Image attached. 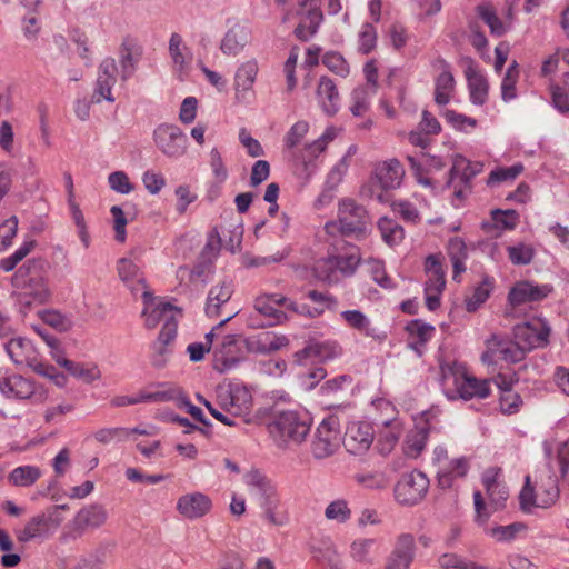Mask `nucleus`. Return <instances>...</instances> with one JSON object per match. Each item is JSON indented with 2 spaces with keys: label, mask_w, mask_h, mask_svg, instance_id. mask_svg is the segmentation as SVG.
Segmentation results:
<instances>
[{
  "label": "nucleus",
  "mask_w": 569,
  "mask_h": 569,
  "mask_svg": "<svg viewBox=\"0 0 569 569\" xmlns=\"http://www.w3.org/2000/svg\"><path fill=\"white\" fill-rule=\"evenodd\" d=\"M373 440L372 428L366 422H352L348 426L343 445L352 453L366 451Z\"/></svg>",
  "instance_id": "27"
},
{
  "label": "nucleus",
  "mask_w": 569,
  "mask_h": 569,
  "mask_svg": "<svg viewBox=\"0 0 569 569\" xmlns=\"http://www.w3.org/2000/svg\"><path fill=\"white\" fill-rule=\"evenodd\" d=\"M488 499L490 501V510L485 503L483 497L480 491L473 492V502L476 509V519L479 523H485L491 512L502 508L508 499L509 491L505 483H498L486 488Z\"/></svg>",
  "instance_id": "18"
},
{
  "label": "nucleus",
  "mask_w": 569,
  "mask_h": 569,
  "mask_svg": "<svg viewBox=\"0 0 569 569\" xmlns=\"http://www.w3.org/2000/svg\"><path fill=\"white\" fill-rule=\"evenodd\" d=\"M438 563L443 569H476V562L456 553L441 555L438 559Z\"/></svg>",
  "instance_id": "62"
},
{
  "label": "nucleus",
  "mask_w": 569,
  "mask_h": 569,
  "mask_svg": "<svg viewBox=\"0 0 569 569\" xmlns=\"http://www.w3.org/2000/svg\"><path fill=\"white\" fill-rule=\"evenodd\" d=\"M211 507V499L199 491L186 493L177 501L178 512L187 519L201 518L210 511Z\"/></svg>",
  "instance_id": "25"
},
{
  "label": "nucleus",
  "mask_w": 569,
  "mask_h": 569,
  "mask_svg": "<svg viewBox=\"0 0 569 569\" xmlns=\"http://www.w3.org/2000/svg\"><path fill=\"white\" fill-rule=\"evenodd\" d=\"M429 489V479L421 471L403 475L395 487V499L402 506L419 503Z\"/></svg>",
  "instance_id": "8"
},
{
  "label": "nucleus",
  "mask_w": 569,
  "mask_h": 569,
  "mask_svg": "<svg viewBox=\"0 0 569 569\" xmlns=\"http://www.w3.org/2000/svg\"><path fill=\"white\" fill-rule=\"evenodd\" d=\"M168 52L173 74L183 80L190 72L193 54L181 34L171 33L168 42Z\"/></svg>",
  "instance_id": "15"
},
{
  "label": "nucleus",
  "mask_w": 569,
  "mask_h": 569,
  "mask_svg": "<svg viewBox=\"0 0 569 569\" xmlns=\"http://www.w3.org/2000/svg\"><path fill=\"white\" fill-rule=\"evenodd\" d=\"M482 170L481 163H471L462 156H455L447 187L453 186L455 199L462 200L471 190V180Z\"/></svg>",
  "instance_id": "10"
},
{
  "label": "nucleus",
  "mask_w": 569,
  "mask_h": 569,
  "mask_svg": "<svg viewBox=\"0 0 569 569\" xmlns=\"http://www.w3.org/2000/svg\"><path fill=\"white\" fill-rule=\"evenodd\" d=\"M231 281H222L210 289L207 298L206 313L209 317H217L221 306L228 302L232 296Z\"/></svg>",
  "instance_id": "36"
},
{
  "label": "nucleus",
  "mask_w": 569,
  "mask_h": 569,
  "mask_svg": "<svg viewBox=\"0 0 569 569\" xmlns=\"http://www.w3.org/2000/svg\"><path fill=\"white\" fill-rule=\"evenodd\" d=\"M118 53L120 63V78L123 81H127L136 72L143 50L136 38L126 36L121 40Z\"/></svg>",
  "instance_id": "19"
},
{
  "label": "nucleus",
  "mask_w": 569,
  "mask_h": 569,
  "mask_svg": "<svg viewBox=\"0 0 569 569\" xmlns=\"http://www.w3.org/2000/svg\"><path fill=\"white\" fill-rule=\"evenodd\" d=\"M152 139L157 149L171 159L182 157L188 148L187 134L176 124L161 123L157 126Z\"/></svg>",
  "instance_id": "7"
},
{
  "label": "nucleus",
  "mask_w": 569,
  "mask_h": 569,
  "mask_svg": "<svg viewBox=\"0 0 569 569\" xmlns=\"http://www.w3.org/2000/svg\"><path fill=\"white\" fill-rule=\"evenodd\" d=\"M470 469L467 457H459L438 467V485L442 489L451 488L457 479L465 478Z\"/></svg>",
  "instance_id": "29"
},
{
  "label": "nucleus",
  "mask_w": 569,
  "mask_h": 569,
  "mask_svg": "<svg viewBox=\"0 0 569 569\" xmlns=\"http://www.w3.org/2000/svg\"><path fill=\"white\" fill-rule=\"evenodd\" d=\"M552 291L550 284H537L532 281H518L508 293V301L512 307L526 302H535L545 299Z\"/></svg>",
  "instance_id": "21"
},
{
  "label": "nucleus",
  "mask_w": 569,
  "mask_h": 569,
  "mask_svg": "<svg viewBox=\"0 0 569 569\" xmlns=\"http://www.w3.org/2000/svg\"><path fill=\"white\" fill-rule=\"evenodd\" d=\"M415 558V538L410 533L398 536L386 569H409Z\"/></svg>",
  "instance_id": "24"
},
{
  "label": "nucleus",
  "mask_w": 569,
  "mask_h": 569,
  "mask_svg": "<svg viewBox=\"0 0 569 569\" xmlns=\"http://www.w3.org/2000/svg\"><path fill=\"white\" fill-rule=\"evenodd\" d=\"M369 217L366 208L353 199L343 198L338 203L337 220L325 224L331 237L343 236L361 239L368 233Z\"/></svg>",
  "instance_id": "1"
},
{
  "label": "nucleus",
  "mask_w": 569,
  "mask_h": 569,
  "mask_svg": "<svg viewBox=\"0 0 569 569\" xmlns=\"http://www.w3.org/2000/svg\"><path fill=\"white\" fill-rule=\"evenodd\" d=\"M259 72V64L256 59L243 61L234 72L233 89L234 99L238 103L249 104L254 100L253 86Z\"/></svg>",
  "instance_id": "13"
},
{
  "label": "nucleus",
  "mask_w": 569,
  "mask_h": 569,
  "mask_svg": "<svg viewBox=\"0 0 569 569\" xmlns=\"http://www.w3.org/2000/svg\"><path fill=\"white\" fill-rule=\"evenodd\" d=\"M0 392L8 399H29L34 393V385L8 368H0Z\"/></svg>",
  "instance_id": "17"
},
{
  "label": "nucleus",
  "mask_w": 569,
  "mask_h": 569,
  "mask_svg": "<svg viewBox=\"0 0 569 569\" xmlns=\"http://www.w3.org/2000/svg\"><path fill=\"white\" fill-rule=\"evenodd\" d=\"M527 352L515 339L510 341L493 335L487 340V351L482 355V361L490 363L501 359L515 363L523 360Z\"/></svg>",
  "instance_id": "14"
},
{
  "label": "nucleus",
  "mask_w": 569,
  "mask_h": 569,
  "mask_svg": "<svg viewBox=\"0 0 569 569\" xmlns=\"http://www.w3.org/2000/svg\"><path fill=\"white\" fill-rule=\"evenodd\" d=\"M470 100L475 104H483L487 98L488 84L486 79L472 71L467 72Z\"/></svg>",
  "instance_id": "49"
},
{
  "label": "nucleus",
  "mask_w": 569,
  "mask_h": 569,
  "mask_svg": "<svg viewBox=\"0 0 569 569\" xmlns=\"http://www.w3.org/2000/svg\"><path fill=\"white\" fill-rule=\"evenodd\" d=\"M377 43V30L376 28L366 22L362 24L359 32V50L362 53H369L373 50Z\"/></svg>",
  "instance_id": "63"
},
{
  "label": "nucleus",
  "mask_w": 569,
  "mask_h": 569,
  "mask_svg": "<svg viewBox=\"0 0 569 569\" xmlns=\"http://www.w3.org/2000/svg\"><path fill=\"white\" fill-rule=\"evenodd\" d=\"M436 66L440 73L435 79V101L439 106H446L452 98L456 81L449 64L445 60H438Z\"/></svg>",
  "instance_id": "30"
},
{
  "label": "nucleus",
  "mask_w": 569,
  "mask_h": 569,
  "mask_svg": "<svg viewBox=\"0 0 569 569\" xmlns=\"http://www.w3.org/2000/svg\"><path fill=\"white\" fill-rule=\"evenodd\" d=\"M492 227L498 230H513L519 221V214L515 210H499L491 212Z\"/></svg>",
  "instance_id": "54"
},
{
  "label": "nucleus",
  "mask_w": 569,
  "mask_h": 569,
  "mask_svg": "<svg viewBox=\"0 0 569 569\" xmlns=\"http://www.w3.org/2000/svg\"><path fill=\"white\" fill-rule=\"evenodd\" d=\"M60 366L64 367L73 377L86 383H92L101 378V371L96 363H80L71 360H63Z\"/></svg>",
  "instance_id": "42"
},
{
  "label": "nucleus",
  "mask_w": 569,
  "mask_h": 569,
  "mask_svg": "<svg viewBox=\"0 0 569 569\" xmlns=\"http://www.w3.org/2000/svg\"><path fill=\"white\" fill-rule=\"evenodd\" d=\"M118 66L112 57H106L98 66L97 80L92 99L99 103L102 100L113 102L112 88L117 82Z\"/></svg>",
  "instance_id": "16"
},
{
  "label": "nucleus",
  "mask_w": 569,
  "mask_h": 569,
  "mask_svg": "<svg viewBox=\"0 0 569 569\" xmlns=\"http://www.w3.org/2000/svg\"><path fill=\"white\" fill-rule=\"evenodd\" d=\"M221 249V239L216 230H212L207 238V242L202 248L199 258L207 262H214Z\"/></svg>",
  "instance_id": "60"
},
{
  "label": "nucleus",
  "mask_w": 569,
  "mask_h": 569,
  "mask_svg": "<svg viewBox=\"0 0 569 569\" xmlns=\"http://www.w3.org/2000/svg\"><path fill=\"white\" fill-rule=\"evenodd\" d=\"M107 518L108 513L103 506L98 503L89 505L77 512L72 527L78 536H80L86 529L101 527L107 521Z\"/></svg>",
  "instance_id": "28"
},
{
  "label": "nucleus",
  "mask_w": 569,
  "mask_h": 569,
  "mask_svg": "<svg viewBox=\"0 0 569 569\" xmlns=\"http://www.w3.org/2000/svg\"><path fill=\"white\" fill-rule=\"evenodd\" d=\"M376 94V91H371L363 87H358L352 91L351 100L352 104L350 110L353 116L361 117L369 109L370 99Z\"/></svg>",
  "instance_id": "52"
},
{
  "label": "nucleus",
  "mask_w": 569,
  "mask_h": 569,
  "mask_svg": "<svg viewBox=\"0 0 569 569\" xmlns=\"http://www.w3.org/2000/svg\"><path fill=\"white\" fill-rule=\"evenodd\" d=\"M143 309L141 317L144 320V326L148 329H153L162 323L161 330L167 329L169 326L174 331L178 329V320L180 310L169 302H163L153 297L152 292L144 290L142 292Z\"/></svg>",
  "instance_id": "6"
},
{
  "label": "nucleus",
  "mask_w": 569,
  "mask_h": 569,
  "mask_svg": "<svg viewBox=\"0 0 569 569\" xmlns=\"http://www.w3.org/2000/svg\"><path fill=\"white\" fill-rule=\"evenodd\" d=\"M301 19L298 27L295 29V34L302 41H308L318 31L323 16L320 10L319 3L312 4L307 10H301Z\"/></svg>",
  "instance_id": "32"
},
{
  "label": "nucleus",
  "mask_w": 569,
  "mask_h": 569,
  "mask_svg": "<svg viewBox=\"0 0 569 569\" xmlns=\"http://www.w3.org/2000/svg\"><path fill=\"white\" fill-rule=\"evenodd\" d=\"M322 63L332 72L347 77L349 74V66L345 58L338 52H328L322 58Z\"/></svg>",
  "instance_id": "64"
},
{
  "label": "nucleus",
  "mask_w": 569,
  "mask_h": 569,
  "mask_svg": "<svg viewBox=\"0 0 569 569\" xmlns=\"http://www.w3.org/2000/svg\"><path fill=\"white\" fill-rule=\"evenodd\" d=\"M325 516L328 520L337 521L339 523H345L351 517V510L348 507V503L343 499H337L331 501L326 510Z\"/></svg>",
  "instance_id": "56"
},
{
  "label": "nucleus",
  "mask_w": 569,
  "mask_h": 569,
  "mask_svg": "<svg viewBox=\"0 0 569 569\" xmlns=\"http://www.w3.org/2000/svg\"><path fill=\"white\" fill-rule=\"evenodd\" d=\"M326 148L327 146L319 138L305 146L301 153V159L306 166V169L309 170L310 173L315 170V164L312 161L318 158L326 150Z\"/></svg>",
  "instance_id": "59"
},
{
  "label": "nucleus",
  "mask_w": 569,
  "mask_h": 569,
  "mask_svg": "<svg viewBox=\"0 0 569 569\" xmlns=\"http://www.w3.org/2000/svg\"><path fill=\"white\" fill-rule=\"evenodd\" d=\"M378 228L383 241L389 246H396L403 239V228L392 219L387 217L380 218L378 221Z\"/></svg>",
  "instance_id": "46"
},
{
  "label": "nucleus",
  "mask_w": 569,
  "mask_h": 569,
  "mask_svg": "<svg viewBox=\"0 0 569 569\" xmlns=\"http://www.w3.org/2000/svg\"><path fill=\"white\" fill-rule=\"evenodd\" d=\"M403 174V167L397 159L383 161L375 169V176L385 190L399 187Z\"/></svg>",
  "instance_id": "31"
},
{
  "label": "nucleus",
  "mask_w": 569,
  "mask_h": 569,
  "mask_svg": "<svg viewBox=\"0 0 569 569\" xmlns=\"http://www.w3.org/2000/svg\"><path fill=\"white\" fill-rule=\"evenodd\" d=\"M525 530V525L515 522L508 526H498L490 530V535L500 542H509L513 540L517 535Z\"/></svg>",
  "instance_id": "61"
},
{
  "label": "nucleus",
  "mask_w": 569,
  "mask_h": 569,
  "mask_svg": "<svg viewBox=\"0 0 569 569\" xmlns=\"http://www.w3.org/2000/svg\"><path fill=\"white\" fill-rule=\"evenodd\" d=\"M341 353V348L335 341L311 342L302 351L299 357H312L320 361L331 360Z\"/></svg>",
  "instance_id": "40"
},
{
  "label": "nucleus",
  "mask_w": 569,
  "mask_h": 569,
  "mask_svg": "<svg viewBox=\"0 0 569 569\" xmlns=\"http://www.w3.org/2000/svg\"><path fill=\"white\" fill-rule=\"evenodd\" d=\"M523 171L521 163L512 164L507 168H497L492 170L488 177L487 183L489 186L500 183L502 181L515 180Z\"/></svg>",
  "instance_id": "58"
},
{
  "label": "nucleus",
  "mask_w": 569,
  "mask_h": 569,
  "mask_svg": "<svg viewBox=\"0 0 569 569\" xmlns=\"http://www.w3.org/2000/svg\"><path fill=\"white\" fill-rule=\"evenodd\" d=\"M508 258L512 264H529L535 257V249L531 244L518 242L507 247Z\"/></svg>",
  "instance_id": "50"
},
{
  "label": "nucleus",
  "mask_w": 569,
  "mask_h": 569,
  "mask_svg": "<svg viewBox=\"0 0 569 569\" xmlns=\"http://www.w3.org/2000/svg\"><path fill=\"white\" fill-rule=\"evenodd\" d=\"M550 330L542 318H531L513 327V339L529 352L548 343Z\"/></svg>",
  "instance_id": "9"
},
{
  "label": "nucleus",
  "mask_w": 569,
  "mask_h": 569,
  "mask_svg": "<svg viewBox=\"0 0 569 569\" xmlns=\"http://www.w3.org/2000/svg\"><path fill=\"white\" fill-rule=\"evenodd\" d=\"M4 349L16 365L27 363L37 353L31 341L21 337L11 338L4 343Z\"/></svg>",
  "instance_id": "38"
},
{
  "label": "nucleus",
  "mask_w": 569,
  "mask_h": 569,
  "mask_svg": "<svg viewBox=\"0 0 569 569\" xmlns=\"http://www.w3.org/2000/svg\"><path fill=\"white\" fill-rule=\"evenodd\" d=\"M407 331L412 339L410 346L418 352L420 351V347H423L435 335V327L428 325L421 320H412L407 325Z\"/></svg>",
  "instance_id": "41"
},
{
  "label": "nucleus",
  "mask_w": 569,
  "mask_h": 569,
  "mask_svg": "<svg viewBox=\"0 0 569 569\" xmlns=\"http://www.w3.org/2000/svg\"><path fill=\"white\" fill-rule=\"evenodd\" d=\"M40 267L39 261L28 260L14 274V284L20 289L18 301L24 308L44 303L50 297V290Z\"/></svg>",
  "instance_id": "3"
},
{
  "label": "nucleus",
  "mask_w": 569,
  "mask_h": 569,
  "mask_svg": "<svg viewBox=\"0 0 569 569\" xmlns=\"http://www.w3.org/2000/svg\"><path fill=\"white\" fill-rule=\"evenodd\" d=\"M317 98L322 110L333 116L340 107V98L336 83L328 77H321L317 87Z\"/></svg>",
  "instance_id": "33"
},
{
  "label": "nucleus",
  "mask_w": 569,
  "mask_h": 569,
  "mask_svg": "<svg viewBox=\"0 0 569 569\" xmlns=\"http://www.w3.org/2000/svg\"><path fill=\"white\" fill-rule=\"evenodd\" d=\"M376 545L372 538H361L355 540L350 546V555L353 560L361 563H371L370 551Z\"/></svg>",
  "instance_id": "53"
},
{
  "label": "nucleus",
  "mask_w": 569,
  "mask_h": 569,
  "mask_svg": "<svg viewBox=\"0 0 569 569\" xmlns=\"http://www.w3.org/2000/svg\"><path fill=\"white\" fill-rule=\"evenodd\" d=\"M40 316L44 323L61 332L68 331L73 325L71 318L57 310H44Z\"/></svg>",
  "instance_id": "57"
},
{
  "label": "nucleus",
  "mask_w": 569,
  "mask_h": 569,
  "mask_svg": "<svg viewBox=\"0 0 569 569\" xmlns=\"http://www.w3.org/2000/svg\"><path fill=\"white\" fill-rule=\"evenodd\" d=\"M341 435L335 417L323 419L318 426L312 441V453L317 459L327 458L340 446Z\"/></svg>",
  "instance_id": "11"
},
{
  "label": "nucleus",
  "mask_w": 569,
  "mask_h": 569,
  "mask_svg": "<svg viewBox=\"0 0 569 569\" xmlns=\"http://www.w3.org/2000/svg\"><path fill=\"white\" fill-rule=\"evenodd\" d=\"M41 470L36 466H20L9 473L8 480L17 487H30L41 477Z\"/></svg>",
  "instance_id": "44"
},
{
  "label": "nucleus",
  "mask_w": 569,
  "mask_h": 569,
  "mask_svg": "<svg viewBox=\"0 0 569 569\" xmlns=\"http://www.w3.org/2000/svg\"><path fill=\"white\" fill-rule=\"evenodd\" d=\"M289 300L282 295H266L256 299L254 309L266 318L261 323L262 327H271L286 320V313L279 309L280 306L288 309Z\"/></svg>",
  "instance_id": "20"
},
{
  "label": "nucleus",
  "mask_w": 569,
  "mask_h": 569,
  "mask_svg": "<svg viewBox=\"0 0 569 569\" xmlns=\"http://www.w3.org/2000/svg\"><path fill=\"white\" fill-rule=\"evenodd\" d=\"M252 40V29L248 21L228 20V29L220 41V50L227 57H237Z\"/></svg>",
  "instance_id": "12"
},
{
  "label": "nucleus",
  "mask_w": 569,
  "mask_h": 569,
  "mask_svg": "<svg viewBox=\"0 0 569 569\" xmlns=\"http://www.w3.org/2000/svg\"><path fill=\"white\" fill-rule=\"evenodd\" d=\"M177 331L172 327L160 330L157 339L151 343V363L154 368L161 369L167 366L173 352Z\"/></svg>",
  "instance_id": "26"
},
{
  "label": "nucleus",
  "mask_w": 569,
  "mask_h": 569,
  "mask_svg": "<svg viewBox=\"0 0 569 569\" xmlns=\"http://www.w3.org/2000/svg\"><path fill=\"white\" fill-rule=\"evenodd\" d=\"M332 259L338 274V281L342 278L353 276L361 262L359 249L352 244H348V251L345 254H332Z\"/></svg>",
  "instance_id": "35"
},
{
  "label": "nucleus",
  "mask_w": 569,
  "mask_h": 569,
  "mask_svg": "<svg viewBox=\"0 0 569 569\" xmlns=\"http://www.w3.org/2000/svg\"><path fill=\"white\" fill-rule=\"evenodd\" d=\"M425 272L428 277L425 289H435L443 291L446 286V272L442 267L441 257L429 254L425 260Z\"/></svg>",
  "instance_id": "37"
},
{
  "label": "nucleus",
  "mask_w": 569,
  "mask_h": 569,
  "mask_svg": "<svg viewBox=\"0 0 569 569\" xmlns=\"http://www.w3.org/2000/svg\"><path fill=\"white\" fill-rule=\"evenodd\" d=\"M478 17L489 27L491 34L500 37L506 32L503 22L497 16L492 6L483 3L477 7Z\"/></svg>",
  "instance_id": "48"
},
{
  "label": "nucleus",
  "mask_w": 569,
  "mask_h": 569,
  "mask_svg": "<svg viewBox=\"0 0 569 569\" xmlns=\"http://www.w3.org/2000/svg\"><path fill=\"white\" fill-rule=\"evenodd\" d=\"M429 433V426L426 421L422 426H416L406 435L403 452L407 457L417 458L425 449Z\"/></svg>",
  "instance_id": "39"
},
{
  "label": "nucleus",
  "mask_w": 569,
  "mask_h": 569,
  "mask_svg": "<svg viewBox=\"0 0 569 569\" xmlns=\"http://www.w3.org/2000/svg\"><path fill=\"white\" fill-rule=\"evenodd\" d=\"M219 399L223 410L234 417H244L252 408V395L244 386L232 387L226 396L220 395Z\"/></svg>",
  "instance_id": "22"
},
{
  "label": "nucleus",
  "mask_w": 569,
  "mask_h": 569,
  "mask_svg": "<svg viewBox=\"0 0 569 569\" xmlns=\"http://www.w3.org/2000/svg\"><path fill=\"white\" fill-rule=\"evenodd\" d=\"M347 325L365 335L366 337H375V329L371 327L369 318L359 310H346L340 313Z\"/></svg>",
  "instance_id": "45"
},
{
  "label": "nucleus",
  "mask_w": 569,
  "mask_h": 569,
  "mask_svg": "<svg viewBox=\"0 0 569 569\" xmlns=\"http://www.w3.org/2000/svg\"><path fill=\"white\" fill-rule=\"evenodd\" d=\"M269 433L280 448L301 443L310 431V418L297 411H281L268 425Z\"/></svg>",
  "instance_id": "5"
},
{
  "label": "nucleus",
  "mask_w": 569,
  "mask_h": 569,
  "mask_svg": "<svg viewBox=\"0 0 569 569\" xmlns=\"http://www.w3.org/2000/svg\"><path fill=\"white\" fill-rule=\"evenodd\" d=\"M313 272L318 280L327 283H337L338 274L333 264L332 254L319 259L313 266Z\"/></svg>",
  "instance_id": "51"
},
{
  "label": "nucleus",
  "mask_w": 569,
  "mask_h": 569,
  "mask_svg": "<svg viewBox=\"0 0 569 569\" xmlns=\"http://www.w3.org/2000/svg\"><path fill=\"white\" fill-rule=\"evenodd\" d=\"M144 402H168L173 401L176 405L180 401L183 391L176 385L162 383L158 390L151 392H142Z\"/></svg>",
  "instance_id": "43"
},
{
  "label": "nucleus",
  "mask_w": 569,
  "mask_h": 569,
  "mask_svg": "<svg viewBox=\"0 0 569 569\" xmlns=\"http://www.w3.org/2000/svg\"><path fill=\"white\" fill-rule=\"evenodd\" d=\"M442 388L446 397L450 400L461 398H487L490 393L489 382L478 380L469 375L461 365L442 367Z\"/></svg>",
  "instance_id": "2"
},
{
  "label": "nucleus",
  "mask_w": 569,
  "mask_h": 569,
  "mask_svg": "<svg viewBox=\"0 0 569 569\" xmlns=\"http://www.w3.org/2000/svg\"><path fill=\"white\" fill-rule=\"evenodd\" d=\"M493 288V281L490 278H485L481 283H479L472 296L467 300V310L476 311L481 303H483L490 296V292Z\"/></svg>",
  "instance_id": "55"
},
{
  "label": "nucleus",
  "mask_w": 569,
  "mask_h": 569,
  "mask_svg": "<svg viewBox=\"0 0 569 569\" xmlns=\"http://www.w3.org/2000/svg\"><path fill=\"white\" fill-rule=\"evenodd\" d=\"M69 38L77 46L78 56L84 61V66L91 67L92 50L87 33L80 28H72L69 30Z\"/></svg>",
  "instance_id": "47"
},
{
  "label": "nucleus",
  "mask_w": 569,
  "mask_h": 569,
  "mask_svg": "<svg viewBox=\"0 0 569 569\" xmlns=\"http://www.w3.org/2000/svg\"><path fill=\"white\" fill-rule=\"evenodd\" d=\"M250 496L263 510V517L274 526H283L287 517L278 512L279 497L271 480L258 470H250L243 477Z\"/></svg>",
  "instance_id": "4"
},
{
  "label": "nucleus",
  "mask_w": 569,
  "mask_h": 569,
  "mask_svg": "<svg viewBox=\"0 0 569 569\" xmlns=\"http://www.w3.org/2000/svg\"><path fill=\"white\" fill-rule=\"evenodd\" d=\"M239 339L236 335H227L213 349L214 368L220 372L230 370L239 361Z\"/></svg>",
  "instance_id": "23"
},
{
  "label": "nucleus",
  "mask_w": 569,
  "mask_h": 569,
  "mask_svg": "<svg viewBox=\"0 0 569 569\" xmlns=\"http://www.w3.org/2000/svg\"><path fill=\"white\" fill-rule=\"evenodd\" d=\"M117 270L121 281H123L132 292L138 291L140 288L143 289V291L147 290L146 279L140 268L130 258H121L118 261Z\"/></svg>",
  "instance_id": "34"
}]
</instances>
